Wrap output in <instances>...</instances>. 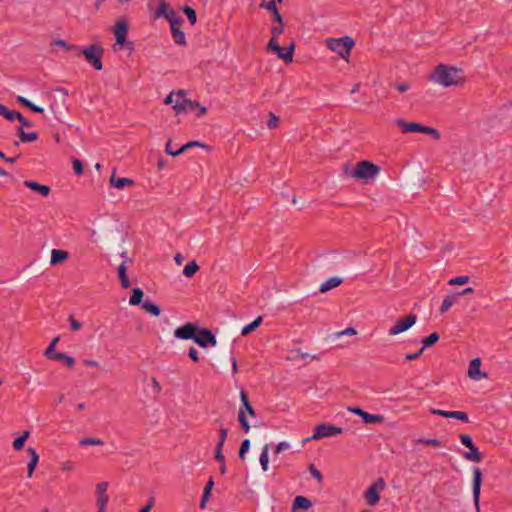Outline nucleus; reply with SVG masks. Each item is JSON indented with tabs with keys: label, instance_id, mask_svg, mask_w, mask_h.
I'll return each instance as SVG.
<instances>
[{
	"label": "nucleus",
	"instance_id": "obj_1",
	"mask_svg": "<svg viewBox=\"0 0 512 512\" xmlns=\"http://www.w3.org/2000/svg\"><path fill=\"white\" fill-rule=\"evenodd\" d=\"M430 79L444 87L457 86L465 82L461 69L446 64H438Z\"/></svg>",
	"mask_w": 512,
	"mask_h": 512
},
{
	"label": "nucleus",
	"instance_id": "obj_2",
	"mask_svg": "<svg viewBox=\"0 0 512 512\" xmlns=\"http://www.w3.org/2000/svg\"><path fill=\"white\" fill-rule=\"evenodd\" d=\"M327 47L337 53L342 58H347L352 48L355 45V41L350 36H344L341 38H329L327 39Z\"/></svg>",
	"mask_w": 512,
	"mask_h": 512
},
{
	"label": "nucleus",
	"instance_id": "obj_3",
	"mask_svg": "<svg viewBox=\"0 0 512 512\" xmlns=\"http://www.w3.org/2000/svg\"><path fill=\"white\" fill-rule=\"evenodd\" d=\"M86 61L97 71L102 70V56L104 49L98 44H91L83 49L79 50Z\"/></svg>",
	"mask_w": 512,
	"mask_h": 512
},
{
	"label": "nucleus",
	"instance_id": "obj_4",
	"mask_svg": "<svg viewBox=\"0 0 512 512\" xmlns=\"http://www.w3.org/2000/svg\"><path fill=\"white\" fill-rule=\"evenodd\" d=\"M380 171V167L374 163L363 160L356 164L355 168L351 172V176L356 179H374Z\"/></svg>",
	"mask_w": 512,
	"mask_h": 512
},
{
	"label": "nucleus",
	"instance_id": "obj_5",
	"mask_svg": "<svg viewBox=\"0 0 512 512\" xmlns=\"http://www.w3.org/2000/svg\"><path fill=\"white\" fill-rule=\"evenodd\" d=\"M128 33V24L124 19L119 20L116 25L114 26V35L116 44L120 45L121 47L133 51L134 50V43L130 40H127L126 36Z\"/></svg>",
	"mask_w": 512,
	"mask_h": 512
},
{
	"label": "nucleus",
	"instance_id": "obj_6",
	"mask_svg": "<svg viewBox=\"0 0 512 512\" xmlns=\"http://www.w3.org/2000/svg\"><path fill=\"white\" fill-rule=\"evenodd\" d=\"M342 433L343 429L341 427H337L328 423H322L317 425L315 427L314 434L310 438L305 439L304 441H308L310 439L319 440L324 437H330Z\"/></svg>",
	"mask_w": 512,
	"mask_h": 512
},
{
	"label": "nucleus",
	"instance_id": "obj_7",
	"mask_svg": "<svg viewBox=\"0 0 512 512\" xmlns=\"http://www.w3.org/2000/svg\"><path fill=\"white\" fill-rule=\"evenodd\" d=\"M385 487L383 478H379L376 482L371 484L364 493L366 502L370 506L376 505L380 500V491Z\"/></svg>",
	"mask_w": 512,
	"mask_h": 512
},
{
	"label": "nucleus",
	"instance_id": "obj_8",
	"mask_svg": "<svg viewBox=\"0 0 512 512\" xmlns=\"http://www.w3.org/2000/svg\"><path fill=\"white\" fill-rule=\"evenodd\" d=\"M183 96H184V92L183 91H179L177 93V99H176L175 104L173 106V109H174L176 114L192 112L197 107L200 106V104L198 102L192 101L190 99H185V98H183Z\"/></svg>",
	"mask_w": 512,
	"mask_h": 512
},
{
	"label": "nucleus",
	"instance_id": "obj_9",
	"mask_svg": "<svg viewBox=\"0 0 512 512\" xmlns=\"http://www.w3.org/2000/svg\"><path fill=\"white\" fill-rule=\"evenodd\" d=\"M194 342L202 348H207L208 346H216L217 339L209 329L198 327L196 336L194 337Z\"/></svg>",
	"mask_w": 512,
	"mask_h": 512
},
{
	"label": "nucleus",
	"instance_id": "obj_10",
	"mask_svg": "<svg viewBox=\"0 0 512 512\" xmlns=\"http://www.w3.org/2000/svg\"><path fill=\"white\" fill-rule=\"evenodd\" d=\"M416 320L417 316L413 313L401 318L390 328L389 335L394 336L407 331L416 323Z\"/></svg>",
	"mask_w": 512,
	"mask_h": 512
},
{
	"label": "nucleus",
	"instance_id": "obj_11",
	"mask_svg": "<svg viewBox=\"0 0 512 512\" xmlns=\"http://www.w3.org/2000/svg\"><path fill=\"white\" fill-rule=\"evenodd\" d=\"M481 485H482V472L480 468L475 467L473 469V479H472V493H473V501L475 504L476 512H480V493H481Z\"/></svg>",
	"mask_w": 512,
	"mask_h": 512
},
{
	"label": "nucleus",
	"instance_id": "obj_12",
	"mask_svg": "<svg viewBox=\"0 0 512 512\" xmlns=\"http://www.w3.org/2000/svg\"><path fill=\"white\" fill-rule=\"evenodd\" d=\"M108 482H100L95 488L96 505L98 509H106L109 501V495L107 493Z\"/></svg>",
	"mask_w": 512,
	"mask_h": 512
},
{
	"label": "nucleus",
	"instance_id": "obj_13",
	"mask_svg": "<svg viewBox=\"0 0 512 512\" xmlns=\"http://www.w3.org/2000/svg\"><path fill=\"white\" fill-rule=\"evenodd\" d=\"M197 330H198V326L189 322V323H186V324L178 327L174 331V336L177 339H181V340L192 339L194 341V337L196 336Z\"/></svg>",
	"mask_w": 512,
	"mask_h": 512
},
{
	"label": "nucleus",
	"instance_id": "obj_14",
	"mask_svg": "<svg viewBox=\"0 0 512 512\" xmlns=\"http://www.w3.org/2000/svg\"><path fill=\"white\" fill-rule=\"evenodd\" d=\"M396 123L403 133H422L424 129V125L422 124L417 122H407L404 119H397Z\"/></svg>",
	"mask_w": 512,
	"mask_h": 512
},
{
	"label": "nucleus",
	"instance_id": "obj_15",
	"mask_svg": "<svg viewBox=\"0 0 512 512\" xmlns=\"http://www.w3.org/2000/svg\"><path fill=\"white\" fill-rule=\"evenodd\" d=\"M481 359L474 358L471 360L468 368V376L473 380H480L482 378H486L487 375L482 373L481 370Z\"/></svg>",
	"mask_w": 512,
	"mask_h": 512
},
{
	"label": "nucleus",
	"instance_id": "obj_16",
	"mask_svg": "<svg viewBox=\"0 0 512 512\" xmlns=\"http://www.w3.org/2000/svg\"><path fill=\"white\" fill-rule=\"evenodd\" d=\"M24 186L39 193L40 195L47 197L50 194V187L47 185L39 184L36 181L32 180H25L23 182Z\"/></svg>",
	"mask_w": 512,
	"mask_h": 512
},
{
	"label": "nucleus",
	"instance_id": "obj_17",
	"mask_svg": "<svg viewBox=\"0 0 512 512\" xmlns=\"http://www.w3.org/2000/svg\"><path fill=\"white\" fill-rule=\"evenodd\" d=\"M181 26H182V24H175V22L174 23L172 22V26H170L171 34H172L173 40L176 44L185 46L186 45V37H185L184 32L181 30Z\"/></svg>",
	"mask_w": 512,
	"mask_h": 512
},
{
	"label": "nucleus",
	"instance_id": "obj_18",
	"mask_svg": "<svg viewBox=\"0 0 512 512\" xmlns=\"http://www.w3.org/2000/svg\"><path fill=\"white\" fill-rule=\"evenodd\" d=\"M27 452L30 457V461L28 462V465H27L28 477H32L33 472H34V470L38 464V461H39V455H38L37 451L31 446H29L27 448Z\"/></svg>",
	"mask_w": 512,
	"mask_h": 512
},
{
	"label": "nucleus",
	"instance_id": "obj_19",
	"mask_svg": "<svg viewBox=\"0 0 512 512\" xmlns=\"http://www.w3.org/2000/svg\"><path fill=\"white\" fill-rule=\"evenodd\" d=\"M469 451L463 453V457L471 462L479 463L483 460V455L480 453L478 447L473 444L468 447Z\"/></svg>",
	"mask_w": 512,
	"mask_h": 512
},
{
	"label": "nucleus",
	"instance_id": "obj_20",
	"mask_svg": "<svg viewBox=\"0 0 512 512\" xmlns=\"http://www.w3.org/2000/svg\"><path fill=\"white\" fill-rule=\"evenodd\" d=\"M134 184L133 180L130 178L125 177H119L116 178L115 174L113 173L110 178V185L117 189H123L126 186H132Z\"/></svg>",
	"mask_w": 512,
	"mask_h": 512
},
{
	"label": "nucleus",
	"instance_id": "obj_21",
	"mask_svg": "<svg viewBox=\"0 0 512 512\" xmlns=\"http://www.w3.org/2000/svg\"><path fill=\"white\" fill-rule=\"evenodd\" d=\"M312 506V502L305 496H296L292 505V510H307Z\"/></svg>",
	"mask_w": 512,
	"mask_h": 512
},
{
	"label": "nucleus",
	"instance_id": "obj_22",
	"mask_svg": "<svg viewBox=\"0 0 512 512\" xmlns=\"http://www.w3.org/2000/svg\"><path fill=\"white\" fill-rule=\"evenodd\" d=\"M17 135L19 137V141L23 143L36 141L39 137L37 132H25L23 127L17 128Z\"/></svg>",
	"mask_w": 512,
	"mask_h": 512
},
{
	"label": "nucleus",
	"instance_id": "obj_23",
	"mask_svg": "<svg viewBox=\"0 0 512 512\" xmlns=\"http://www.w3.org/2000/svg\"><path fill=\"white\" fill-rule=\"evenodd\" d=\"M68 257H69V254L67 251L61 250V249H53L51 252L50 264L56 265L58 263H61L65 260H67Z\"/></svg>",
	"mask_w": 512,
	"mask_h": 512
},
{
	"label": "nucleus",
	"instance_id": "obj_24",
	"mask_svg": "<svg viewBox=\"0 0 512 512\" xmlns=\"http://www.w3.org/2000/svg\"><path fill=\"white\" fill-rule=\"evenodd\" d=\"M342 282H343V279L340 277H331L320 285L319 291L321 293H325V292L339 286Z\"/></svg>",
	"mask_w": 512,
	"mask_h": 512
},
{
	"label": "nucleus",
	"instance_id": "obj_25",
	"mask_svg": "<svg viewBox=\"0 0 512 512\" xmlns=\"http://www.w3.org/2000/svg\"><path fill=\"white\" fill-rule=\"evenodd\" d=\"M192 147H205V144L199 142V141H190L184 145H182L178 150H168V155L171 156H179L182 153H184L186 150Z\"/></svg>",
	"mask_w": 512,
	"mask_h": 512
},
{
	"label": "nucleus",
	"instance_id": "obj_26",
	"mask_svg": "<svg viewBox=\"0 0 512 512\" xmlns=\"http://www.w3.org/2000/svg\"><path fill=\"white\" fill-rule=\"evenodd\" d=\"M240 398H241V402H242V406L240 408L244 409V414L248 413V415H250L251 417H255V415H256L255 410L252 407V405L249 401L248 395L244 390H242L240 392Z\"/></svg>",
	"mask_w": 512,
	"mask_h": 512
},
{
	"label": "nucleus",
	"instance_id": "obj_27",
	"mask_svg": "<svg viewBox=\"0 0 512 512\" xmlns=\"http://www.w3.org/2000/svg\"><path fill=\"white\" fill-rule=\"evenodd\" d=\"M295 50V44L292 42L286 49L281 47V51L277 53V56L284 60L286 63L293 60V53Z\"/></svg>",
	"mask_w": 512,
	"mask_h": 512
},
{
	"label": "nucleus",
	"instance_id": "obj_28",
	"mask_svg": "<svg viewBox=\"0 0 512 512\" xmlns=\"http://www.w3.org/2000/svg\"><path fill=\"white\" fill-rule=\"evenodd\" d=\"M17 101H18V103H20L21 105H23L24 107L30 109L31 111H33L35 113H43V111H44V109L42 107L35 105L34 103H32L30 100H28L27 98H25L23 96H17Z\"/></svg>",
	"mask_w": 512,
	"mask_h": 512
},
{
	"label": "nucleus",
	"instance_id": "obj_29",
	"mask_svg": "<svg viewBox=\"0 0 512 512\" xmlns=\"http://www.w3.org/2000/svg\"><path fill=\"white\" fill-rule=\"evenodd\" d=\"M142 308L149 314L153 315V316H159L160 313H161V309L160 307L155 304L154 302L150 301V300H145L143 303H142Z\"/></svg>",
	"mask_w": 512,
	"mask_h": 512
},
{
	"label": "nucleus",
	"instance_id": "obj_30",
	"mask_svg": "<svg viewBox=\"0 0 512 512\" xmlns=\"http://www.w3.org/2000/svg\"><path fill=\"white\" fill-rule=\"evenodd\" d=\"M143 296H144V293H143L142 289H140V288H133L132 292H131L130 299H129V304L132 305V306H136V305L142 304L143 303L142 302Z\"/></svg>",
	"mask_w": 512,
	"mask_h": 512
},
{
	"label": "nucleus",
	"instance_id": "obj_31",
	"mask_svg": "<svg viewBox=\"0 0 512 512\" xmlns=\"http://www.w3.org/2000/svg\"><path fill=\"white\" fill-rule=\"evenodd\" d=\"M126 271H127V268H126L125 262H122L118 267V275H119L120 283L123 288H128L131 285Z\"/></svg>",
	"mask_w": 512,
	"mask_h": 512
},
{
	"label": "nucleus",
	"instance_id": "obj_32",
	"mask_svg": "<svg viewBox=\"0 0 512 512\" xmlns=\"http://www.w3.org/2000/svg\"><path fill=\"white\" fill-rule=\"evenodd\" d=\"M262 323V317L258 316L256 319H254L251 323L245 325L242 328L241 335L246 336L253 332L255 329H257Z\"/></svg>",
	"mask_w": 512,
	"mask_h": 512
},
{
	"label": "nucleus",
	"instance_id": "obj_33",
	"mask_svg": "<svg viewBox=\"0 0 512 512\" xmlns=\"http://www.w3.org/2000/svg\"><path fill=\"white\" fill-rule=\"evenodd\" d=\"M53 360L64 361L65 365L69 368L73 367L75 364V359L63 352L53 354Z\"/></svg>",
	"mask_w": 512,
	"mask_h": 512
},
{
	"label": "nucleus",
	"instance_id": "obj_34",
	"mask_svg": "<svg viewBox=\"0 0 512 512\" xmlns=\"http://www.w3.org/2000/svg\"><path fill=\"white\" fill-rule=\"evenodd\" d=\"M199 270V265L195 260L190 261L183 269V274L187 278H192L196 272Z\"/></svg>",
	"mask_w": 512,
	"mask_h": 512
},
{
	"label": "nucleus",
	"instance_id": "obj_35",
	"mask_svg": "<svg viewBox=\"0 0 512 512\" xmlns=\"http://www.w3.org/2000/svg\"><path fill=\"white\" fill-rule=\"evenodd\" d=\"M51 46L52 47H62L64 48L66 51H72V50H79V47L75 44H69L67 41L63 40V39H54L52 42H51Z\"/></svg>",
	"mask_w": 512,
	"mask_h": 512
},
{
	"label": "nucleus",
	"instance_id": "obj_36",
	"mask_svg": "<svg viewBox=\"0 0 512 512\" xmlns=\"http://www.w3.org/2000/svg\"><path fill=\"white\" fill-rule=\"evenodd\" d=\"M362 420L365 424L381 423L384 420V417L380 414H370L365 411Z\"/></svg>",
	"mask_w": 512,
	"mask_h": 512
},
{
	"label": "nucleus",
	"instance_id": "obj_37",
	"mask_svg": "<svg viewBox=\"0 0 512 512\" xmlns=\"http://www.w3.org/2000/svg\"><path fill=\"white\" fill-rule=\"evenodd\" d=\"M29 435H30L29 431H24L22 435H20L13 441V448L16 451H20L24 447L25 442L27 441Z\"/></svg>",
	"mask_w": 512,
	"mask_h": 512
},
{
	"label": "nucleus",
	"instance_id": "obj_38",
	"mask_svg": "<svg viewBox=\"0 0 512 512\" xmlns=\"http://www.w3.org/2000/svg\"><path fill=\"white\" fill-rule=\"evenodd\" d=\"M163 18H165L170 23V26H172V22H175V24H183L184 22L183 19L178 16L176 11L173 9H169Z\"/></svg>",
	"mask_w": 512,
	"mask_h": 512
},
{
	"label": "nucleus",
	"instance_id": "obj_39",
	"mask_svg": "<svg viewBox=\"0 0 512 512\" xmlns=\"http://www.w3.org/2000/svg\"><path fill=\"white\" fill-rule=\"evenodd\" d=\"M268 450H269V445L266 444L262 448V451H261V454H260V464H261V467H262L263 471H267L268 470V464H269Z\"/></svg>",
	"mask_w": 512,
	"mask_h": 512
},
{
	"label": "nucleus",
	"instance_id": "obj_40",
	"mask_svg": "<svg viewBox=\"0 0 512 512\" xmlns=\"http://www.w3.org/2000/svg\"><path fill=\"white\" fill-rule=\"evenodd\" d=\"M182 11L183 13L187 16V19L189 21V23L193 26L195 25L196 21H197V14H196V11L188 6V5H185L183 8H182Z\"/></svg>",
	"mask_w": 512,
	"mask_h": 512
},
{
	"label": "nucleus",
	"instance_id": "obj_41",
	"mask_svg": "<svg viewBox=\"0 0 512 512\" xmlns=\"http://www.w3.org/2000/svg\"><path fill=\"white\" fill-rule=\"evenodd\" d=\"M440 339V335L439 333L437 332H433L431 333L429 336L425 337L423 340H422V343H423V346L424 349L427 348V347H431L433 346L435 343H437Z\"/></svg>",
	"mask_w": 512,
	"mask_h": 512
},
{
	"label": "nucleus",
	"instance_id": "obj_42",
	"mask_svg": "<svg viewBox=\"0 0 512 512\" xmlns=\"http://www.w3.org/2000/svg\"><path fill=\"white\" fill-rule=\"evenodd\" d=\"M455 300H456V295L446 296L443 299L442 305L440 307V313L443 314V313L447 312L451 308V306L454 304Z\"/></svg>",
	"mask_w": 512,
	"mask_h": 512
},
{
	"label": "nucleus",
	"instance_id": "obj_43",
	"mask_svg": "<svg viewBox=\"0 0 512 512\" xmlns=\"http://www.w3.org/2000/svg\"><path fill=\"white\" fill-rule=\"evenodd\" d=\"M158 1H159V7L154 12V18H156V19L164 17L166 15L167 11L169 10L166 0H158Z\"/></svg>",
	"mask_w": 512,
	"mask_h": 512
},
{
	"label": "nucleus",
	"instance_id": "obj_44",
	"mask_svg": "<svg viewBox=\"0 0 512 512\" xmlns=\"http://www.w3.org/2000/svg\"><path fill=\"white\" fill-rule=\"evenodd\" d=\"M238 421L240 423V426L241 428L243 429V431L245 433H248L249 430H250V424L244 414V409L243 408H240L239 410V413H238Z\"/></svg>",
	"mask_w": 512,
	"mask_h": 512
},
{
	"label": "nucleus",
	"instance_id": "obj_45",
	"mask_svg": "<svg viewBox=\"0 0 512 512\" xmlns=\"http://www.w3.org/2000/svg\"><path fill=\"white\" fill-rule=\"evenodd\" d=\"M249 449H250V440L249 439H244L241 442V445H240V448H239V452H238V456H239V458L242 461L245 460L246 453L249 451Z\"/></svg>",
	"mask_w": 512,
	"mask_h": 512
},
{
	"label": "nucleus",
	"instance_id": "obj_46",
	"mask_svg": "<svg viewBox=\"0 0 512 512\" xmlns=\"http://www.w3.org/2000/svg\"><path fill=\"white\" fill-rule=\"evenodd\" d=\"M416 442L422 443V444H425L428 446H433V447H442L443 446L442 441H440L438 439H434V438H419L416 440Z\"/></svg>",
	"mask_w": 512,
	"mask_h": 512
},
{
	"label": "nucleus",
	"instance_id": "obj_47",
	"mask_svg": "<svg viewBox=\"0 0 512 512\" xmlns=\"http://www.w3.org/2000/svg\"><path fill=\"white\" fill-rule=\"evenodd\" d=\"M80 446H88V445H104V442L99 438H83L79 441Z\"/></svg>",
	"mask_w": 512,
	"mask_h": 512
},
{
	"label": "nucleus",
	"instance_id": "obj_48",
	"mask_svg": "<svg viewBox=\"0 0 512 512\" xmlns=\"http://www.w3.org/2000/svg\"><path fill=\"white\" fill-rule=\"evenodd\" d=\"M228 430L223 426L222 423H220L219 427V439L216 445H220L221 447L224 446L225 441L227 439Z\"/></svg>",
	"mask_w": 512,
	"mask_h": 512
},
{
	"label": "nucleus",
	"instance_id": "obj_49",
	"mask_svg": "<svg viewBox=\"0 0 512 512\" xmlns=\"http://www.w3.org/2000/svg\"><path fill=\"white\" fill-rule=\"evenodd\" d=\"M449 418L457 419V420H460L462 422H468L469 421L468 414L466 412H464V411H451Z\"/></svg>",
	"mask_w": 512,
	"mask_h": 512
},
{
	"label": "nucleus",
	"instance_id": "obj_50",
	"mask_svg": "<svg viewBox=\"0 0 512 512\" xmlns=\"http://www.w3.org/2000/svg\"><path fill=\"white\" fill-rule=\"evenodd\" d=\"M20 112L10 110L6 107L4 112L1 114L5 119H7L10 122H13L15 119L18 118Z\"/></svg>",
	"mask_w": 512,
	"mask_h": 512
},
{
	"label": "nucleus",
	"instance_id": "obj_51",
	"mask_svg": "<svg viewBox=\"0 0 512 512\" xmlns=\"http://www.w3.org/2000/svg\"><path fill=\"white\" fill-rule=\"evenodd\" d=\"M422 133L430 135L435 140H438L441 137L440 132L437 129L425 125Z\"/></svg>",
	"mask_w": 512,
	"mask_h": 512
},
{
	"label": "nucleus",
	"instance_id": "obj_52",
	"mask_svg": "<svg viewBox=\"0 0 512 512\" xmlns=\"http://www.w3.org/2000/svg\"><path fill=\"white\" fill-rule=\"evenodd\" d=\"M468 282H469V277L463 275V276H457V277L450 279L448 283L450 285H464Z\"/></svg>",
	"mask_w": 512,
	"mask_h": 512
},
{
	"label": "nucleus",
	"instance_id": "obj_53",
	"mask_svg": "<svg viewBox=\"0 0 512 512\" xmlns=\"http://www.w3.org/2000/svg\"><path fill=\"white\" fill-rule=\"evenodd\" d=\"M72 167H73V170H74V173L76 175H82L83 174V163L81 160L79 159H73L72 161Z\"/></svg>",
	"mask_w": 512,
	"mask_h": 512
},
{
	"label": "nucleus",
	"instance_id": "obj_54",
	"mask_svg": "<svg viewBox=\"0 0 512 512\" xmlns=\"http://www.w3.org/2000/svg\"><path fill=\"white\" fill-rule=\"evenodd\" d=\"M309 472L319 483L323 481V476L321 472L316 468L314 464L309 465Z\"/></svg>",
	"mask_w": 512,
	"mask_h": 512
},
{
	"label": "nucleus",
	"instance_id": "obj_55",
	"mask_svg": "<svg viewBox=\"0 0 512 512\" xmlns=\"http://www.w3.org/2000/svg\"><path fill=\"white\" fill-rule=\"evenodd\" d=\"M214 457L219 464L226 462L225 457L223 455V447H221L220 445H216Z\"/></svg>",
	"mask_w": 512,
	"mask_h": 512
},
{
	"label": "nucleus",
	"instance_id": "obj_56",
	"mask_svg": "<svg viewBox=\"0 0 512 512\" xmlns=\"http://www.w3.org/2000/svg\"><path fill=\"white\" fill-rule=\"evenodd\" d=\"M260 8H264L266 10H268L269 12H275V10H278L277 7H276V2L272 1V0H269L268 2L266 1H263L260 3Z\"/></svg>",
	"mask_w": 512,
	"mask_h": 512
},
{
	"label": "nucleus",
	"instance_id": "obj_57",
	"mask_svg": "<svg viewBox=\"0 0 512 512\" xmlns=\"http://www.w3.org/2000/svg\"><path fill=\"white\" fill-rule=\"evenodd\" d=\"M459 439H460L461 444H462L463 446L467 447V448H468V447H471V446L474 444V442H473V440H472L471 436H470V435H468V434H461V435L459 436Z\"/></svg>",
	"mask_w": 512,
	"mask_h": 512
},
{
	"label": "nucleus",
	"instance_id": "obj_58",
	"mask_svg": "<svg viewBox=\"0 0 512 512\" xmlns=\"http://www.w3.org/2000/svg\"><path fill=\"white\" fill-rule=\"evenodd\" d=\"M268 49L272 50L276 54L281 51V46L278 44L277 38L272 37L268 42Z\"/></svg>",
	"mask_w": 512,
	"mask_h": 512
},
{
	"label": "nucleus",
	"instance_id": "obj_59",
	"mask_svg": "<svg viewBox=\"0 0 512 512\" xmlns=\"http://www.w3.org/2000/svg\"><path fill=\"white\" fill-rule=\"evenodd\" d=\"M429 412L433 415L449 418L451 411L436 409V408H430Z\"/></svg>",
	"mask_w": 512,
	"mask_h": 512
},
{
	"label": "nucleus",
	"instance_id": "obj_60",
	"mask_svg": "<svg viewBox=\"0 0 512 512\" xmlns=\"http://www.w3.org/2000/svg\"><path fill=\"white\" fill-rule=\"evenodd\" d=\"M279 118L275 116L273 113H270V119L267 122V126L269 129H275L278 126Z\"/></svg>",
	"mask_w": 512,
	"mask_h": 512
},
{
	"label": "nucleus",
	"instance_id": "obj_61",
	"mask_svg": "<svg viewBox=\"0 0 512 512\" xmlns=\"http://www.w3.org/2000/svg\"><path fill=\"white\" fill-rule=\"evenodd\" d=\"M283 28H284L283 24H278L277 26H272L271 27L272 37L278 38V36L283 33Z\"/></svg>",
	"mask_w": 512,
	"mask_h": 512
},
{
	"label": "nucleus",
	"instance_id": "obj_62",
	"mask_svg": "<svg viewBox=\"0 0 512 512\" xmlns=\"http://www.w3.org/2000/svg\"><path fill=\"white\" fill-rule=\"evenodd\" d=\"M188 356L195 363H198L200 361L198 351L194 347H190V349L188 350Z\"/></svg>",
	"mask_w": 512,
	"mask_h": 512
},
{
	"label": "nucleus",
	"instance_id": "obj_63",
	"mask_svg": "<svg viewBox=\"0 0 512 512\" xmlns=\"http://www.w3.org/2000/svg\"><path fill=\"white\" fill-rule=\"evenodd\" d=\"M69 322H70V325H71V329L73 331H77V330H79L82 327V324L78 320H76L74 318V316H72V315L69 316Z\"/></svg>",
	"mask_w": 512,
	"mask_h": 512
},
{
	"label": "nucleus",
	"instance_id": "obj_64",
	"mask_svg": "<svg viewBox=\"0 0 512 512\" xmlns=\"http://www.w3.org/2000/svg\"><path fill=\"white\" fill-rule=\"evenodd\" d=\"M154 504H155V499H154V497H151L149 499L148 503L144 507H142L139 512H150V510L153 508Z\"/></svg>",
	"mask_w": 512,
	"mask_h": 512
}]
</instances>
